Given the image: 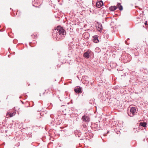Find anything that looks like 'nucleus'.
Returning <instances> with one entry per match:
<instances>
[{
    "instance_id": "1",
    "label": "nucleus",
    "mask_w": 148,
    "mask_h": 148,
    "mask_svg": "<svg viewBox=\"0 0 148 148\" xmlns=\"http://www.w3.org/2000/svg\"><path fill=\"white\" fill-rule=\"evenodd\" d=\"M56 39L59 40L63 39L65 35V31L62 27L58 26L56 29Z\"/></svg>"
},
{
    "instance_id": "2",
    "label": "nucleus",
    "mask_w": 148,
    "mask_h": 148,
    "mask_svg": "<svg viewBox=\"0 0 148 148\" xmlns=\"http://www.w3.org/2000/svg\"><path fill=\"white\" fill-rule=\"evenodd\" d=\"M136 108L132 107L130 108V111L127 112L128 115L131 117H133L136 114Z\"/></svg>"
},
{
    "instance_id": "3",
    "label": "nucleus",
    "mask_w": 148,
    "mask_h": 148,
    "mask_svg": "<svg viewBox=\"0 0 148 148\" xmlns=\"http://www.w3.org/2000/svg\"><path fill=\"white\" fill-rule=\"evenodd\" d=\"M82 81L84 84L87 85L89 83V78L86 76H83Z\"/></svg>"
},
{
    "instance_id": "4",
    "label": "nucleus",
    "mask_w": 148,
    "mask_h": 148,
    "mask_svg": "<svg viewBox=\"0 0 148 148\" xmlns=\"http://www.w3.org/2000/svg\"><path fill=\"white\" fill-rule=\"evenodd\" d=\"M82 119L83 121L85 122H88L90 121V118L88 116L85 115L82 116Z\"/></svg>"
},
{
    "instance_id": "5",
    "label": "nucleus",
    "mask_w": 148,
    "mask_h": 148,
    "mask_svg": "<svg viewBox=\"0 0 148 148\" xmlns=\"http://www.w3.org/2000/svg\"><path fill=\"white\" fill-rule=\"evenodd\" d=\"M74 90L76 93H81L82 92V89L81 87H76L75 88Z\"/></svg>"
},
{
    "instance_id": "6",
    "label": "nucleus",
    "mask_w": 148,
    "mask_h": 148,
    "mask_svg": "<svg viewBox=\"0 0 148 148\" xmlns=\"http://www.w3.org/2000/svg\"><path fill=\"white\" fill-rule=\"evenodd\" d=\"M103 5V2L101 1L97 2L96 3V6L98 8H101Z\"/></svg>"
},
{
    "instance_id": "7",
    "label": "nucleus",
    "mask_w": 148,
    "mask_h": 148,
    "mask_svg": "<svg viewBox=\"0 0 148 148\" xmlns=\"http://www.w3.org/2000/svg\"><path fill=\"white\" fill-rule=\"evenodd\" d=\"M93 41L95 43H97L99 42V40L98 39L97 35H95L93 36Z\"/></svg>"
},
{
    "instance_id": "8",
    "label": "nucleus",
    "mask_w": 148,
    "mask_h": 148,
    "mask_svg": "<svg viewBox=\"0 0 148 148\" xmlns=\"http://www.w3.org/2000/svg\"><path fill=\"white\" fill-rule=\"evenodd\" d=\"M117 8V7L115 6H112L109 8V9L111 11H114L116 10Z\"/></svg>"
},
{
    "instance_id": "9",
    "label": "nucleus",
    "mask_w": 148,
    "mask_h": 148,
    "mask_svg": "<svg viewBox=\"0 0 148 148\" xmlns=\"http://www.w3.org/2000/svg\"><path fill=\"white\" fill-rule=\"evenodd\" d=\"M83 56L84 57L88 58L90 57L89 54L88 53V51L84 53V54Z\"/></svg>"
},
{
    "instance_id": "10",
    "label": "nucleus",
    "mask_w": 148,
    "mask_h": 148,
    "mask_svg": "<svg viewBox=\"0 0 148 148\" xmlns=\"http://www.w3.org/2000/svg\"><path fill=\"white\" fill-rule=\"evenodd\" d=\"M117 7L121 11L123 9V7L121 5V3H118L117 4Z\"/></svg>"
},
{
    "instance_id": "11",
    "label": "nucleus",
    "mask_w": 148,
    "mask_h": 148,
    "mask_svg": "<svg viewBox=\"0 0 148 148\" xmlns=\"http://www.w3.org/2000/svg\"><path fill=\"white\" fill-rule=\"evenodd\" d=\"M140 126L144 127H145L146 126L147 123L146 122H141L140 123Z\"/></svg>"
},
{
    "instance_id": "12",
    "label": "nucleus",
    "mask_w": 148,
    "mask_h": 148,
    "mask_svg": "<svg viewBox=\"0 0 148 148\" xmlns=\"http://www.w3.org/2000/svg\"><path fill=\"white\" fill-rule=\"evenodd\" d=\"M98 29H99V30L100 31H101L102 30V27L101 24H99L98 26Z\"/></svg>"
},
{
    "instance_id": "13",
    "label": "nucleus",
    "mask_w": 148,
    "mask_h": 148,
    "mask_svg": "<svg viewBox=\"0 0 148 148\" xmlns=\"http://www.w3.org/2000/svg\"><path fill=\"white\" fill-rule=\"evenodd\" d=\"M92 126L93 127L95 128L96 130H98V127L97 124L94 123L92 125Z\"/></svg>"
},
{
    "instance_id": "14",
    "label": "nucleus",
    "mask_w": 148,
    "mask_h": 148,
    "mask_svg": "<svg viewBox=\"0 0 148 148\" xmlns=\"http://www.w3.org/2000/svg\"><path fill=\"white\" fill-rule=\"evenodd\" d=\"M83 127L84 128H86L87 127V125L86 124H83L82 125Z\"/></svg>"
},
{
    "instance_id": "15",
    "label": "nucleus",
    "mask_w": 148,
    "mask_h": 148,
    "mask_svg": "<svg viewBox=\"0 0 148 148\" xmlns=\"http://www.w3.org/2000/svg\"><path fill=\"white\" fill-rule=\"evenodd\" d=\"M14 115V113H11L9 114V116L10 117H12Z\"/></svg>"
},
{
    "instance_id": "16",
    "label": "nucleus",
    "mask_w": 148,
    "mask_h": 148,
    "mask_svg": "<svg viewBox=\"0 0 148 148\" xmlns=\"http://www.w3.org/2000/svg\"><path fill=\"white\" fill-rule=\"evenodd\" d=\"M27 137H31L32 136V135H31V134H27Z\"/></svg>"
},
{
    "instance_id": "17",
    "label": "nucleus",
    "mask_w": 148,
    "mask_h": 148,
    "mask_svg": "<svg viewBox=\"0 0 148 148\" xmlns=\"http://www.w3.org/2000/svg\"><path fill=\"white\" fill-rule=\"evenodd\" d=\"M144 24H145V25H147V21H145Z\"/></svg>"
},
{
    "instance_id": "18",
    "label": "nucleus",
    "mask_w": 148,
    "mask_h": 148,
    "mask_svg": "<svg viewBox=\"0 0 148 148\" xmlns=\"http://www.w3.org/2000/svg\"><path fill=\"white\" fill-rule=\"evenodd\" d=\"M91 85H92V84H93L92 83H91Z\"/></svg>"
},
{
    "instance_id": "19",
    "label": "nucleus",
    "mask_w": 148,
    "mask_h": 148,
    "mask_svg": "<svg viewBox=\"0 0 148 148\" xmlns=\"http://www.w3.org/2000/svg\"><path fill=\"white\" fill-rule=\"evenodd\" d=\"M129 62V60H127V61H126L125 62Z\"/></svg>"
},
{
    "instance_id": "20",
    "label": "nucleus",
    "mask_w": 148,
    "mask_h": 148,
    "mask_svg": "<svg viewBox=\"0 0 148 148\" xmlns=\"http://www.w3.org/2000/svg\"><path fill=\"white\" fill-rule=\"evenodd\" d=\"M40 96H41V93H40Z\"/></svg>"
},
{
    "instance_id": "21",
    "label": "nucleus",
    "mask_w": 148,
    "mask_h": 148,
    "mask_svg": "<svg viewBox=\"0 0 148 148\" xmlns=\"http://www.w3.org/2000/svg\"><path fill=\"white\" fill-rule=\"evenodd\" d=\"M109 131H108V132H107V133H109Z\"/></svg>"
},
{
    "instance_id": "22",
    "label": "nucleus",
    "mask_w": 148,
    "mask_h": 148,
    "mask_svg": "<svg viewBox=\"0 0 148 148\" xmlns=\"http://www.w3.org/2000/svg\"><path fill=\"white\" fill-rule=\"evenodd\" d=\"M45 93V92H44L43 93V94H44Z\"/></svg>"
},
{
    "instance_id": "23",
    "label": "nucleus",
    "mask_w": 148,
    "mask_h": 148,
    "mask_svg": "<svg viewBox=\"0 0 148 148\" xmlns=\"http://www.w3.org/2000/svg\"><path fill=\"white\" fill-rule=\"evenodd\" d=\"M40 115H41V113H40Z\"/></svg>"
}]
</instances>
